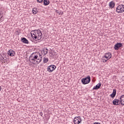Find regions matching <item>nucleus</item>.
Masks as SVG:
<instances>
[{"label":"nucleus","mask_w":124,"mask_h":124,"mask_svg":"<svg viewBox=\"0 0 124 124\" xmlns=\"http://www.w3.org/2000/svg\"><path fill=\"white\" fill-rule=\"evenodd\" d=\"M31 34L33 40H39L42 38V32L39 29L31 31Z\"/></svg>","instance_id":"f03ea898"},{"label":"nucleus","mask_w":124,"mask_h":124,"mask_svg":"<svg viewBox=\"0 0 124 124\" xmlns=\"http://www.w3.org/2000/svg\"><path fill=\"white\" fill-rule=\"evenodd\" d=\"M109 8H111V9H112V8H114L115 7V6L116 5V3L114 2V1H111L109 3Z\"/></svg>","instance_id":"9d476101"},{"label":"nucleus","mask_w":124,"mask_h":124,"mask_svg":"<svg viewBox=\"0 0 124 124\" xmlns=\"http://www.w3.org/2000/svg\"><path fill=\"white\" fill-rule=\"evenodd\" d=\"M119 101L122 105H124V94L120 97Z\"/></svg>","instance_id":"ddd939ff"},{"label":"nucleus","mask_w":124,"mask_h":124,"mask_svg":"<svg viewBox=\"0 0 124 124\" xmlns=\"http://www.w3.org/2000/svg\"><path fill=\"white\" fill-rule=\"evenodd\" d=\"M1 18H2V15L0 13V19H1Z\"/></svg>","instance_id":"5701e85b"},{"label":"nucleus","mask_w":124,"mask_h":124,"mask_svg":"<svg viewBox=\"0 0 124 124\" xmlns=\"http://www.w3.org/2000/svg\"><path fill=\"white\" fill-rule=\"evenodd\" d=\"M55 12L59 14V15H62V14H63V12L58 10H56Z\"/></svg>","instance_id":"412c9836"},{"label":"nucleus","mask_w":124,"mask_h":124,"mask_svg":"<svg viewBox=\"0 0 124 124\" xmlns=\"http://www.w3.org/2000/svg\"><path fill=\"white\" fill-rule=\"evenodd\" d=\"M112 58V54L110 52L106 53L102 57V60L103 62H106L107 61L110 60Z\"/></svg>","instance_id":"7ed1b4c3"},{"label":"nucleus","mask_w":124,"mask_h":124,"mask_svg":"<svg viewBox=\"0 0 124 124\" xmlns=\"http://www.w3.org/2000/svg\"><path fill=\"white\" fill-rule=\"evenodd\" d=\"M41 116H42V114H41Z\"/></svg>","instance_id":"393cba45"},{"label":"nucleus","mask_w":124,"mask_h":124,"mask_svg":"<svg viewBox=\"0 0 124 124\" xmlns=\"http://www.w3.org/2000/svg\"><path fill=\"white\" fill-rule=\"evenodd\" d=\"M37 2H39V3H41L42 1H43V0H37Z\"/></svg>","instance_id":"4be33fe9"},{"label":"nucleus","mask_w":124,"mask_h":124,"mask_svg":"<svg viewBox=\"0 0 124 124\" xmlns=\"http://www.w3.org/2000/svg\"><path fill=\"white\" fill-rule=\"evenodd\" d=\"M120 100L119 99H114L113 100L112 103L113 105H120L121 102H119Z\"/></svg>","instance_id":"f8f14e48"},{"label":"nucleus","mask_w":124,"mask_h":124,"mask_svg":"<svg viewBox=\"0 0 124 124\" xmlns=\"http://www.w3.org/2000/svg\"><path fill=\"white\" fill-rule=\"evenodd\" d=\"M21 41L22 43H24V44H29V40L26 38H22L21 39Z\"/></svg>","instance_id":"4468645a"},{"label":"nucleus","mask_w":124,"mask_h":124,"mask_svg":"<svg viewBox=\"0 0 124 124\" xmlns=\"http://www.w3.org/2000/svg\"><path fill=\"white\" fill-rule=\"evenodd\" d=\"M0 91H1V86H0Z\"/></svg>","instance_id":"b1692460"},{"label":"nucleus","mask_w":124,"mask_h":124,"mask_svg":"<svg viewBox=\"0 0 124 124\" xmlns=\"http://www.w3.org/2000/svg\"><path fill=\"white\" fill-rule=\"evenodd\" d=\"M38 12V11L37 10V8H34L32 10V13L34 15H35V14H37Z\"/></svg>","instance_id":"f3484780"},{"label":"nucleus","mask_w":124,"mask_h":124,"mask_svg":"<svg viewBox=\"0 0 124 124\" xmlns=\"http://www.w3.org/2000/svg\"><path fill=\"white\" fill-rule=\"evenodd\" d=\"M8 55L11 57H14L15 56V51L10 49L8 51Z\"/></svg>","instance_id":"1a4fd4ad"},{"label":"nucleus","mask_w":124,"mask_h":124,"mask_svg":"<svg viewBox=\"0 0 124 124\" xmlns=\"http://www.w3.org/2000/svg\"><path fill=\"white\" fill-rule=\"evenodd\" d=\"M49 62V59L48 58H44L43 62L44 63H47Z\"/></svg>","instance_id":"aec40b11"},{"label":"nucleus","mask_w":124,"mask_h":124,"mask_svg":"<svg viewBox=\"0 0 124 124\" xmlns=\"http://www.w3.org/2000/svg\"><path fill=\"white\" fill-rule=\"evenodd\" d=\"M116 93H117V90L116 89H113L112 93L110 95L111 97L114 98L116 96Z\"/></svg>","instance_id":"2eb2a0df"},{"label":"nucleus","mask_w":124,"mask_h":124,"mask_svg":"<svg viewBox=\"0 0 124 124\" xmlns=\"http://www.w3.org/2000/svg\"><path fill=\"white\" fill-rule=\"evenodd\" d=\"M41 52L42 55L45 56V55H47V54H48V49H47V48H45L43 49Z\"/></svg>","instance_id":"9b49d317"},{"label":"nucleus","mask_w":124,"mask_h":124,"mask_svg":"<svg viewBox=\"0 0 124 124\" xmlns=\"http://www.w3.org/2000/svg\"><path fill=\"white\" fill-rule=\"evenodd\" d=\"M56 68L55 65H50L47 67V70L48 72H53Z\"/></svg>","instance_id":"423d86ee"},{"label":"nucleus","mask_w":124,"mask_h":124,"mask_svg":"<svg viewBox=\"0 0 124 124\" xmlns=\"http://www.w3.org/2000/svg\"><path fill=\"white\" fill-rule=\"evenodd\" d=\"M81 82L83 85H86L87 84H89L90 82H91V77L88 76L85 78H83L81 79Z\"/></svg>","instance_id":"39448f33"},{"label":"nucleus","mask_w":124,"mask_h":124,"mask_svg":"<svg viewBox=\"0 0 124 124\" xmlns=\"http://www.w3.org/2000/svg\"><path fill=\"white\" fill-rule=\"evenodd\" d=\"M50 4V1L49 0H44V5L47 6Z\"/></svg>","instance_id":"a211bd4d"},{"label":"nucleus","mask_w":124,"mask_h":124,"mask_svg":"<svg viewBox=\"0 0 124 124\" xmlns=\"http://www.w3.org/2000/svg\"><path fill=\"white\" fill-rule=\"evenodd\" d=\"M82 122L81 120V117L80 116L75 117L74 119V123L75 124H80Z\"/></svg>","instance_id":"0eeeda50"},{"label":"nucleus","mask_w":124,"mask_h":124,"mask_svg":"<svg viewBox=\"0 0 124 124\" xmlns=\"http://www.w3.org/2000/svg\"><path fill=\"white\" fill-rule=\"evenodd\" d=\"M41 116H42V114H41Z\"/></svg>","instance_id":"a878e982"},{"label":"nucleus","mask_w":124,"mask_h":124,"mask_svg":"<svg viewBox=\"0 0 124 124\" xmlns=\"http://www.w3.org/2000/svg\"><path fill=\"white\" fill-rule=\"evenodd\" d=\"M121 47H123V44L121 43H117L114 46V49L115 50H119Z\"/></svg>","instance_id":"6e6552de"},{"label":"nucleus","mask_w":124,"mask_h":124,"mask_svg":"<svg viewBox=\"0 0 124 124\" xmlns=\"http://www.w3.org/2000/svg\"><path fill=\"white\" fill-rule=\"evenodd\" d=\"M4 58H5L4 54L2 53L0 54V61H3V60H4Z\"/></svg>","instance_id":"6ab92c4d"},{"label":"nucleus","mask_w":124,"mask_h":124,"mask_svg":"<svg viewBox=\"0 0 124 124\" xmlns=\"http://www.w3.org/2000/svg\"><path fill=\"white\" fill-rule=\"evenodd\" d=\"M116 12L117 13H124V5L120 4L116 8Z\"/></svg>","instance_id":"20e7f679"},{"label":"nucleus","mask_w":124,"mask_h":124,"mask_svg":"<svg viewBox=\"0 0 124 124\" xmlns=\"http://www.w3.org/2000/svg\"><path fill=\"white\" fill-rule=\"evenodd\" d=\"M41 116H42V114H41Z\"/></svg>","instance_id":"bb28decb"},{"label":"nucleus","mask_w":124,"mask_h":124,"mask_svg":"<svg viewBox=\"0 0 124 124\" xmlns=\"http://www.w3.org/2000/svg\"><path fill=\"white\" fill-rule=\"evenodd\" d=\"M42 61V54L33 53L29 57V62L32 64H38Z\"/></svg>","instance_id":"f257e3e1"},{"label":"nucleus","mask_w":124,"mask_h":124,"mask_svg":"<svg viewBox=\"0 0 124 124\" xmlns=\"http://www.w3.org/2000/svg\"><path fill=\"white\" fill-rule=\"evenodd\" d=\"M101 87V83H99L95 86H94L93 90H98Z\"/></svg>","instance_id":"dca6fc26"}]
</instances>
